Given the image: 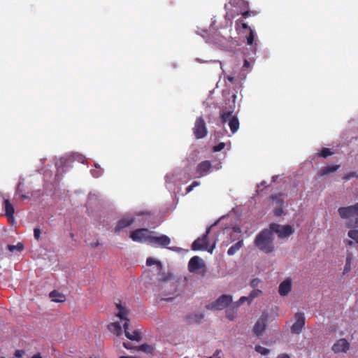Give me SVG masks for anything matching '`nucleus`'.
<instances>
[{
  "instance_id": "obj_36",
  "label": "nucleus",
  "mask_w": 358,
  "mask_h": 358,
  "mask_svg": "<svg viewBox=\"0 0 358 358\" xmlns=\"http://www.w3.org/2000/svg\"><path fill=\"white\" fill-rule=\"evenodd\" d=\"M262 294V291L260 289H254L252 290L250 295H249V298H250V302H252V301L255 299L256 297H257L258 296H259L260 294Z\"/></svg>"
},
{
  "instance_id": "obj_30",
  "label": "nucleus",
  "mask_w": 358,
  "mask_h": 358,
  "mask_svg": "<svg viewBox=\"0 0 358 358\" xmlns=\"http://www.w3.org/2000/svg\"><path fill=\"white\" fill-rule=\"evenodd\" d=\"M24 249V245L22 243H18L16 245H8V250L11 252H14L15 250L18 252L22 251Z\"/></svg>"
},
{
  "instance_id": "obj_27",
  "label": "nucleus",
  "mask_w": 358,
  "mask_h": 358,
  "mask_svg": "<svg viewBox=\"0 0 358 358\" xmlns=\"http://www.w3.org/2000/svg\"><path fill=\"white\" fill-rule=\"evenodd\" d=\"M272 201H275L278 206H283L284 195L283 194H274L271 196Z\"/></svg>"
},
{
  "instance_id": "obj_57",
  "label": "nucleus",
  "mask_w": 358,
  "mask_h": 358,
  "mask_svg": "<svg viewBox=\"0 0 358 358\" xmlns=\"http://www.w3.org/2000/svg\"><path fill=\"white\" fill-rule=\"evenodd\" d=\"M70 236H71V237H73V236H74V235H73V233H71V234H70Z\"/></svg>"
},
{
  "instance_id": "obj_20",
  "label": "nucleus",
  "mask_w": 358,
  "mask_h": 358,
  "mask_svg": "<svg viewBox=\"0 0 358 358\" xmlns=\"http://www.w3.org/2000/svg\"><path fill=\"white\" fill-rule=\"evenodd\" d=\"M4 208H5L6 215L8 218L13 219V214L15 213V210H14L13 206L11 204V203L9 201V200L6 199L4 201Z\"/></svg>"
},
{
  "instance_id": "obj_19",
  "label": "nucleus",
  "mask_w": 358,
  "mask_h": 358,
  "mask_svg": "<svg viewBox=\"0 0 358 358\" xmlns=\"http://www.w3.org/2000/svg\"><path fill=\"white\" fill-rule=\"evenodd\" d=\"M116 307L119 310L117 314V316L120 319L124 320H125V322L129 323V320L127 318V316L129 314V310L125 308L124 306H122L120 303H116Z\"/></svg>"
},
{
  "instance_id": "obj_2",
  "label": "nucleus",
  "mask_w": 358,
  "mask_h": 358,
  "mask_svg": "<svg viewBox=\"0 0 358 358\" xmlns=\"http://www.w3.org/2000/svg\"><path fill=\"white\" fill-rule=\"evenodd\" d=\"M338 212L342 218L354 217L355 219V227H358V203L348 207H341L338 208ZM348 235L358 243V229L350 230Z\"/></svg>"
},
{
  "instance_id": "obj_13",
  "label": "nucleus",
  "mask_w": 358,
  "mask_h": 358,
  "mask_svg": "<svg viewBox=\"0 0 358 358\" xmlns=\"http://www.w3.org/2000/svg\"><path fill=\"white\" fill-rule=\"evenodd\" d=\"M135 221V217L133 216H125L120 219L116 227H115V232L119 233L124 228L131 225Z\"/></svg>"
},
{
  "instance_id": "obj_32",
  "label": "nucleus",
  "mask_w": 358,
  "mask_h": 358,
  "mask_svg": "<svg viewBox=\"0 0 358 358\" xmlns=\"http://www.w3.org/2000/svg\"><path fill=\"white\" fill-rule=\"evenodd\" d=\"M255 350L257 352L261 354L262 355H267L270 352L268 349L259 345L255 346Z\"/></svg>"
},
{
  "instance_id": "obj_50",
  "label": "nucleus",
  "mask_w": 358,
  "mask_h": 358,
  "mask_svg": "<svg viewBox=\"0 0 358 358\" xmlns=\"http://www.w3.org/2000/svg\"><path fill=\"white\" fill-rule=\"evenodd\" d=\"M194 187H193V186L192 185H189L187 187V193H189L191 191L193 190Z\"/></svg>"
},
{
  "instance_id": "obj_23",
  "label": "nucleus",
  "mask_w": 358,
  "mask_h": 358,
  "mask_svg": "<svg viewBox=\"0 0 358 358\" xmlns=\"http://www.w3.org/2000/svg\"><path fill=\"white\" fill-rule=\"evenodd\" d=\"M229 126L232 134L236 133L239 129V121L237 117H232L229 122Z\"/></svg>"
},
{
  "instance_id": "obj_5",
  "label": "nucleus",
  "mask_w": 358,
  "mask_h": 358,
  "mask_svg": "<svg viewBox=\"0 0 358 358\" xmlns=\"http://www.w3.org/2000/svg\"><path fill=\"white\" fill-rule=\"evenodd\" d=\"M152 231L147 228H141L131 231L129 237L133 241L138 243H145L149 245L151 236H152Z\"/></svg>"
},
{
  "instance_id": "obj_44",
  "label": "nucleus",
  "mask_w": 358,
  "mask_h": 358,
  "mask_svg": "<svg viewBox=\"0 0 358 358\" xmlns=\"http://www.w3.org/2000/svg\"><path fill=\"white\" fill-rule=\"evenodd\" d=\"M24 352L23 350H17L15 352V356L16 357H21L23 355H24Z\"/></svg>"
},
{
  "instance_id": "obj_54",
  "label": "nucleus",
  "mask_w": 358,
  "mask_h": 358,
  "mask_svg": "<svg viewBox=\"0 0 358 358\" xmlns=\"http://www.w3.org/2000/svg\"><path fill=\"white\" fill-rule=\"evenodd\" d=\"M227 79L229 82L232 83L234 78L232 76H228Z\"/></svg>"
},
{
  "instance_id": "obj_58",
  "label": "nucleus",
  "mask_w": 358,
  "mask_h": 358,
  "mask_svg": "<svg viewBox=\"0 0 358 358\" xmlns=\"http://www.w3.org/2000/svg\"><path fill=\"white\" fill-rule=\"evenodd\" d=\"M264 184H265V182H262L261 183V185H262H262H264Z\"/></svg>"
},
{
  "instance_id": "obj_45",
  "label": "nucleus",
  "mask_w": 358,
  "mask_h": 358,
  "mask_svg": "<svg viewBox=\"0 0 358 358\" xmlns=\"http://www.w3.org/2000/svg\"><path fill=\"white\" fill-rule=\"evenodd\" d=\"M220 352V350H216L215 352L213 355V356L208 357V358H220L219 354Z\"/></svg>"
},
{
  "instance_id": "obj_4",
  "label": "nucleus",
  "mask_w": 358,
  "mask_h": 358,
  "mask_svg": "<svg viewBox=\"0 0 358 358\" xmlns=\"http://www.w3.org/2000/svg\"><path fill=\"white\" fill-rule=\"evenodd\" d=\"M171 240L168 236L164 234L156 236V232L153 231L149 245L154 247L167 248V246L171 243ZM168 249L174 252H180L181 250V249L178 247H169Z\"/></svg>"
},
{
  "instance_id": "obj_22",
  "label": "nucleus",
  "mask_w": 358,
  "mask_h": 358,
  "mask_svg": "<svg viewBox=\"0 0 358 358\" xmlns=\"http://www.w3.org/2000/svg\"><path fill=\"white\" fill-rule=\"evenodd\" d=\"M50 297L55 302H63L65 301L66 297L64 294H60L57 290H53L50 293Z\"/></svg>"
},
{
  "instance_id": "obj_26",
  "label": "nucleus",
  "mask_w": 358,
  "mask_h": 358,
  "mask_svg": "<svg viewBox=\"0 0 358 358\" xmlns=\"http://www.w3.org/2000/svg\"><path fill=\"white\" fill-rule=\"evenodd\" d=\"M233 111L229 110H223L221 113L220 118L222 123H226L227 122H229V120L231 119Z\"/></svg>"
},
{
  "instance_id": "obj_53",
  "label": "nucleus",
  "mask_w": 358,
  "mask_h": 358,
  "mask_svg": "<svg viewBox=\"0 0 358 358\" xmlns=\"http://www.w3.org/2000/svg\"><path fill=\"white\" fill-rule=\"evenodd\" d=\"M31 358H42L41 355L38 353L36 355H34Z\"/></svg>"
},
{
  "instance_id": "obj_51",
  "label": "nucleus",
  "mask_w": 358,
  "mask_h": 358,
  "mask_svg": "<svg viewBox=\"0 0 358 358\" xmlns=\"http://www.w3.org/2000/svg\"><path fill=\"white\" fill-rule=\"evenodd\" d=\"M99 245V242L98 241H96L94 243H90V245L92 248H96L97 247L98 245Z\"/></svg>"
},
{
  "instance_id": "obj_17",
  "label": "nucleus",
  "mask_w": 358,
  "mask_h": 358,
  "mask_svg": "<svg viewBox=\"0 0 358 358\" xmlns=\"http://www.w3.org/2000/svg\"><path fill=\"white\" fill-rule=\"evenodd\" d=\"M229 3L237 8L238 14H240L243 10L249 8V3L245 0H229Z\"/></svg>"
},
{
  "instance_id": "obj_60",
  "label": "nucleus",
  "mask_w": 358,
  "mask_h": 358,
  "mask_svg": "<svg viewBox=\"0 0 358 358\" xmlns=\"http://www.w3.org/2000/svg\"><path fill=\"white\" fill-rule=\"evenodd\" d=\"M1 358H4V357H1Z\"/></svg>"
},
{
  "instance_id": "obj_55",
  "label": "nucleus",
  "mask_w": 358,
  "mask_h": 358,
  "mask_svg": "<svg viewBox=\"0 0 358 358\" xmlns=\"http://www.w3.org/2000/svg\"><path fill=\"white\" fill-rule=\"evenodd\" d=\"M352 175H348V176H345L344 177V179H345V180H349V179L350 178V177H352Z\"/></svg>"
},
{
  "instance_id": "obj_47",
  "label": "nucleus",
  "mask_w": 358,
  "mask_h": 358,
  "mask_svg": "<svg viewBox=\"0 0 358 358\" xmlns=\"http://www.w3.org/2000/svg\"><path fill=\"white\" fill-rule=\"evenodd\" d=\"M250 65V62L247 59H245L243 67L244 68H249Z\"/></svg>"
},
{
  "instance_id": "obj_25",
  "label": "nucleus",
  "mask_w": 358,
  "mask_h": 358,
  "mask_svg": "<svg viewBox=\"0 0 358 358\" xmlns=\"http://www.w3.org/2000/svg\"><path fill=\"white\" fill-rule=\"evenodd\" d=\"M339 168V165H332L322 167L320 170V174L321 176H325L329 173L336 171Z\"/></svg>"
},
{
  "instance_id": "obj_28",
  "label": "nucleus",
  "mask_w": 358,
  "mask_h": 358,
  "mask_svg": "<svg viewBox=\"0 0 358 358\" xmlns=\"http://www.w3.org/2000/svg\"><path fill=\"white\" fill-rule=\"evenodd\" d=\"M136 349L138 351H142L148 354H152L154 350L153 348L148 344H142L138 347L136 348Z\"/></svg>"
},
{
  "instance_id": "obj_33",
  "label": "nucleus",
  "mask_w": 358,
  "mask_h": 358,
  "mask_svg": "<svg viewBox=\"0 0 358 358\" xmlns=\"http://www.w3.org/2000/svg\"><path fill=\"white\" fill-rule=\"evenodd\" d=\"M226 314H227V317L229 320H234L235 319V317H236V311L234 310V308L227 309L226 311Z\"/></svg>"
},
{
  "instance_id": "obj_59",
  "label": "nucleus",
  "mask_w": 358,
  "mask_h": 358,
  "mask_svg": "<svg viewBox=\"0 0 358 358\" xmlns=\"http://www.w3.org/2000/svg\"><path fill=\"white\" fill-rule=\"evenodd\" d=\"M349 243H350V245H352V242L350 241H349Z\"/></svg>"
},
{
  "instance_id": "obj_49",
  "label": "nucleus",
  "mask_w": 358,
  "mask_h": 358,
  "mask_svg": "<svg viewBox=\"0 0 358 358\" xmlns=\"http://www.w3.org/2000/svg\"><path fill=\"white\" fill-rule=\"evenodd\" d=\"M195 317H196L198 320H201L203 318V314H196V315H195Z\"/></svg>"
},
{
  "instance_id": "obj_24",
  "label": "nucleus",
  "mask_w": 358,
  "mask_h": 358,
  "mask_svg": "<svg viewBox=\"0 0 358 358\" xmlns=\"http://www.w3.org/2000/svg\"><path fill=\"white\" fill-rule=\"evenodd\" d=\"M243 245V240L238 241L234 245H231L227 250V254L229 256L234 255L238 251Z\"/></svg>"
},
{
  "instance_id": "obj_12",
  "label": "nucleus",
  "mask_w": 358,
  "mask_h": 358,
  "mask_svg": "<svg viewBox=\"0 0 358 358\" xmlns=\"http://www.w3.org/2000/svg\"><path fill=\"white\" fill-rule=\"evenodd\" d=\"M267 315L263 314L261 317L256 322L252 332L256 336H262L266 327Z\"/></svg>"
},
{
  "instance_id": "obj_39",
  "label": "nucleus",
  "mask_w": 358,
  "mask_h": 358,
  "mask_svg": "<svg viewBox=\"0 0 358 358\" xmlns=\"http://www.w3.org/2000/svg\"><path fill=\"white\" fill-rule=\"evenodd\" d=\"M41 231L40 229L34 228V238L36 241H39L40 240V238H41Z\"/></svg>"
},
{
  "instance_id": "obj_35",
  "label": "nucleus",
  "mask_w": 358,
  "mask_h": 358,
  "mask_svg": "<svg viewBox=\"0 0 358 358\" xmlns=\"http://www.w3.org/2000/svg\"><path fill=\"white\" fill-rule=\"evenodd\" d=\"M332 154L333 152L331 151L329 148H324L321 150L320 156L324 158H327V157L331 155Z\"/></svg>"
},
{
  "instance_id": "obj_29",
  "label": "nucleus",
  "mask_w": 358,
  "mask_h": 358,
  "mask_svg": "<svg viewBox=\"0 0 358 358\" xmlns=\"http://www.w3.org/2000/svg\"><path fill=\"white\" fill-rule=\"evenodd\" d=\"M146 265L151 266L152 265H157V268L160 271L162 269V264L159 261H157L152 257H148L146 260Z\"/></svg>"
},
{
  "instance_id": "obj_38",
  "label": "nucleus",
  "mask_w": 358,
  "mask_h": 358,
  "mask_svg": "<svg viewBox=\"0 0 358 358\" xmlns=\"http://www.w3.org/2000/svg\"><path fill=\"white\" fill-rule=\"evenodd\" d=\"M224 147H225L224 143H220L219 144H217V145L213 147V150L214 152H220V151L222 150L224 148Z\"/></svg>"
},
{
  "instance_id": "obj_52",
  "label": "nucleus",
  "mask_w": 358,
  "mask_h": 358,
  "mask_svg": "<svg viewBox=\"0 0 358 358\" xmlns=\"http://www.w3.org/2000/svg\"><path fill=\"white\" fill-rule=\"evenodd\" d=\"M191 185L193 186V187H195L199 186L200 185V182L197 181H194Z\"/></svg>"
},
{
  "instance_id": "obj_48",
  "label": "nucleus",
  "mask_w": 358,
  "mask_h": 358,
  "mask_svg": "<svg viewBox=\"0 0 358 358\" xmlns=\"http://www.w3.org/2000/svg\"><path fill=\"white\" fill-rule=\"evenodd\" d=\"M92 174L94 177L98 178L101 176V173L99 171H93Z\"/></svg>"
},
{
  "instance_id": "obj_11",
  "label": "nucleus",
  "mask_w": 358,
  "mask_h": 358,
  "mask_svg": "<svg viewBox=\"0 0 358 358\" xmlns=\"http://www.w3.org/2000/svg\"><path fill=\"white\" fill-rule=\"evenodd\" d=\"M295 322L291 327V331L294 334H299L305 326V316L303 313H296L294 315Z\"/></svg>"
},
{
  "instance_id": "obj_21",
  "label": "nucleus",
  "mask_w": 358,
  "mask_h": 358,
  "mask_svg": "<svg viewBox=\"0 0 358 358\" xmlns=\"http://www.w3.org/2000/svg\"><path fill=\"white\" fill-rule=\"evenodd\" d=\"M108 327L110 331L116 336H120L122 334V329L119 322L111 323L108 326Z\"/></svg>"
},
{
  "instance_id": "obj_41",
  "label": "nucleus",
  "mask_w": 358,
  "mask_h": 358,
  "mask_svg": "<svg viewBox=\"0 0 358 358\" xmlns=\"http://www.w3.org/2000/svg\"><path fill=\"white\" fill-rule=\"evenodd\" d=\"M260 282L261 280L259 278H254L250 282V286L253 288H255L259 285Z\"/></svg>"
},
{
  "instance_id": "obj_46",
  "label": "nucleus",
  "mask_w": 358,
  "mask_h": 358,
  "mask_svg": "<svg viewBox=\"0 0 358 358\" xmlns=\"http://www.w3.org/2000/svg\"><path fill=\"white\" fill-rule=\"evenodd\" d=\"M277 358H290L289 356L287 354H280L278 356Z\"/></svg>"
},
{
  "instance_id": "obj_31",
  "label": "nucleus",
  "mask_w": 358,
  "mask_h": 358,
  "mask_svg": "<svg viewBox=\"0 0 358 358\" xmlns=\"http://www.w3.org/2000/svg\"><path fill=\"white\" fill-rule=\"evenodd\" d=\"M351 262H352V256H351V255H348L346 257V263H345V265L344 266L343 274H345V273H347L350 271V270H351Z\"/></svg>"
},
{
  "instance_id": "obj_18",
  "label": "nucleus",
  "mask_w": 358,
  "mask_h": 358,
  "mask_svg": "<svg viewBox=\"0 0 358 358\" xmlns=\"http://www.w3.org/2000/svg\"><path fill=\"white\" fill-rule=\"evenodd\" d=\"M292 289L291 279H286L282 282L278 287V292L281 296H286L289 294Z\"/></svg>"
},
{
  "instance_id": "obj_6",
  "label": "nucleus",
  "mask_w": 358,
  "mask_h": 358,
  "mask_svg": "<svg viewBox=\"0 0 358 358\" xmlns=\"http://www.w3.org/2000/svg\"><path fill=\"white\" fill-rule=\"evenodd\" d=\"M232 302L231 295L223 294L220 296L215 301L206 306L208 309L222 310L227 307Z\"/></svg>"
},
{
  "instance_id": "obj_40",
  "label": "nucleus",
  "mask_w": 358,
  "mask_h": 358,
  "mask_svg": "<svg viewBox=\"0 0 358 358\" xmlns=\"http://www.w3.org/2000/svg\"><path fill=\"white\" fill-rule=\"evenodd\" d=\"M273 212L275 216L280 217L283 213L282 206H278V208H276Z\"/></svg>"
},
{
  "instance_id": "obj_7",
  "label": "nucleus",
  "mask_w": 358,
  "mask_h": 358,
  "mask_svg": "<svg viewBox=\"0 0 358 358\" xmlns=\"http://www.w3.org/2000/svg\"><path fill=\"white\" fill-rule=\"evenodd\" d=\"M205 267V262L199 256H194L189 259L188 263V270L190 273H200L199 271L202 269V275H204L206 273Z\"/></svg>"
},
{
  "instance_id": "obj_3",
  "label": "nucleus",
  "mask_w": 358,
  "mask_h": 358,
  "mask_svg": "<svg viewBox=\"0 0 358 358\" xmlns=\"http://www.w3.org/2000/svg\"><path fill=\"white\" fill-rule=\"evenodd\" d=\"M218 221L215 222L210 227H208L206 233L201 236L196 238L192 244V250H207L210 253H213L215 243L208 248V236L211 229L217 224Z\"/></svg>"
},
{
  "instance_id": "obj_34",
  "label": "nucleus",
  "mask_w": 358,
  "mask_h": 358,
  "mask_svg": "<svg viewBox=\"0 0 358 358\" xmlns=\"http://www.w3.org/2000/svg\"><path fill=\"white\" fill-rule=\"evenodd\" d=\"M240 14L242 15L243 18H247L250 16L256 15L257 13L255 11L250 10L249 8H246L243 10Z\"/></svg>"
},
{
  "instance_id": "obj_1",
  "label": "nucleus",
  "mask_w": 358,
  "mask_h": 358,
  "mask_svg": "<svg viewBox=\"0 0 358 358\" xmlns=\"http://www.w3.org/2000/svg\"><path fill=\"white\" fill-rule=\"evenodd\" d=\"M273 240V234L271 229H266L257 235L254 243L258 249L268 254L274 251Z\"/></svg>"
},
{
  "instance_id": "obj_37",
  "label": "nucleus",
  "mask_w": 358,
  "mask_h": 358,
  "mask_svg": "<svg viewBox=\"0 0 358 358\" xmlns=\"http://www.w3.org/2000/svg\"><path fill=\"white\" fill-rule=\"evenodd\" d=\"M248 301V303H250V298H249V296L247 297V296H241L239 300L236 302L234 304V306L237 308L240 305L243 304L245 301Z\"/></svg>"
},
{
  "instance_id": "obj_56",
  "label": "nucleus",
  "mask_w": 358,
  "mask_h": 358,
  "mask_svg": "<svg viewBox=\"0 0 358 358\" xmlns=\"http://www.w3.org/2000/svg\"><path fill=\"white\" fill-rule=\"evenodd\" d=\"M230 237H231V241H234L236 240V237H234V238L232 237V234H230Z\"/></svg>"
},
{
  "instance_id": "obj_15",
  "label": "nucleus",
  "mask_w": 358,
  "mask_h": 358,
  "mask_svg": "<svg viewBox=\"0 0 358 358\" xmlns=\"http://www.w3.org/2000/svg\"><path fill=\"white\" fill-rule=\"evenodd\" d=\"M212 164L210 162L206 160L203 161L197 165L196 173L200 176H206L210 171Z\"/></svg>"
},
{
  "instance_id": "obj_42",
  "label": "nucleus",
  "mask_w": 358,
  "mask_h": 358,
  "mask_svg": "<svg viewBox=\"0 0 358 358\" xmlns=\"http://www.w3.org/2000/svg\"><path fill=\"white\" fill-rule=\"evenodd\" d=\"M232 234H236L237 235H240L241 234V229L238 226H234L232 228Z\"/></svg>"
},
{
  "instance_id": "obj_16",
  "label": "nucleus",
  "mask_w": 358,
  "mask_h": 358,
  "mask_svg": "<svg viewBox=\"0 0 358 358\" xmlns=\"http://www.w3.org/2000/svg\"><path fill=\"white\" fill-rule=\"evenodd\" d=\"M350 348V343L345 339H339L332 347L334 352H346Z\"/></svg>"
},
{
  "instance_id": "obj_10",
  "label": "nucleus",
  "mask_w": 358,
  "mask_h": 358,
  "mask_svg": "<svg viewBox=\"0 0 358 358\" xmlns=\"http://www.w3.org/2000/svg\"><path fill=\"white\" fill-rule=\"evenodd\" d=\"M194 134L197 139L204 138L207 134L206 123L202 117L196 118L193 128Z\"/></svg>"
},
{
  "instance_id": "obj_43",
  "label": "nucleus",
  "mask_w": 358,
  "mask_h": 358,
  "mask_svg": "<svg viewBox=\"0 0 358 358\" xmlns=\"http://www.w3.org/2000/svg\"><path fill=\"white\" fill-rule=\"evenodd\" d=\"M123 346L127 350L134 349L132 344L130 342H124Z\"/></svg>"
},
{
  "instance_id": "obj_14",
  "label": "nucleus",
  "mask_w": 358,
  "mask_h": 358,
  "mask_svg": "<svg viewBox=\"0 0 358 358\" xmlns=\"http://www.w3.org/2000/svg\"><path fill=\"white\" fill-rule=\"evenodd\" d=\"M129 323H128L127 322H125L123 324L126 337L131 341H140L141 340V332L139 331V330H138V329L134 330L132 332V334H131L129 332Z\"/></svg>"
},
{
  "instance_id": "obj_9",
  "label": "nucleus",
  "mask_w": 358,
  "mask_h": 358,
  "mask_svg": "<svg viewBox=\"0 0 358 358\" xmlns=\"http://www.w3.org/2000/svg\"><path fill=\"white\" fill-rule=\"evenodd\" d=\"M270 229L272 233H276L280 238H287L293 233L292 227L289 225L281 226L276 223L270 224Z\"/></svg>"
},
{
  "instance_id": "obj_8",
  "label": "nucleus",
  "mask_w": 358,
  "mask_h": 358,
  "mask_svg": "<svg viewBox=\"0 0 358 358\" xmlns=\"http://www.w3.org/2000/svg\"><path fill=\"white\" fill-rule=\"evenodd\" d=\"M236 30L241 33L243 30H248L249 34L246 36L247 44L250 45H252L255 39V31L252 29L248 25L247 23L244 22L242 19H238L235 22Z\"/></svg>"
}]
</instances>
